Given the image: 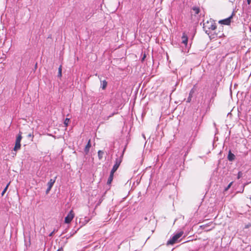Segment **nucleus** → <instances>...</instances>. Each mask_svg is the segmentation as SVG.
I'll use <instances>...</instances> for the list:
<instances>
[{
    "label": "nucleus",
    "mask_w": 251,
    "mask_h": 251,
    "mask_svg": "<svg viewBox=\"0 0 251 251\" xmlns=\"http://www.w3.org/2000/svg\"><path fill=\"white\" fill-rule=\"evenodd\" d=\"M203 28L205 31V33L209 35V37L211 38H214L217 37V35H214L210 32V30L212 31L214 30L216 28V25L214 21L211 19L207 21L206 22L203 23Z\"/></svg>",
    "instance_id": "1"
},
{
    "label": "nucleus",
    "mask_w": 251,
    "mask_h": 251,
    "mask_svg": "<svg viewBox=\"0 0 251 251\" xmlns=\"http://www.w3.org/2000/svg\"><path fill=\"white\" fill-rule=\"evenodd\" d=\"M183 234V231H180L175 235H174L172 238H171L167 242V245H173L178 241V239L182 236Z\"/></svg>",
    "instance_id": "2"
},
{
    "label": "nucleus",
    "mask_w": 251,
    "mask_h": 251,
    "mask_svg": "<svg viewBox=\"0 0 251 251\" xmlns=\"http://www.w3.org/2000/svg\"><path fill=\"white\" fill-rule=\"evenodd\" d=\"M22 133L20 131L19 134L16 137V142H15V145L14 148V151H16L18 150H20L21 148V141L22 139Z\"/></svg>",
    "instance_id": "3"
},
{
    "label": "nucleus",
    "mask_w": 251,
    "mask_h": 251,
    "mask_svg": "<svg viewBox=\"0 0 251 251\" xmlns=\"http://www.w3.org/2000/svg\"><path fill=\"white\" fill-rule=\"evenodd\" d=\"M235 15V12L234 11H233L231 15L230 16H229V17L225 19H224V20H220L219 23L220 24H224V25H230V23H231V19L232 18L233 16Z\"/></svg>",
    "instance_id": "4"
},
{
    "label": "nucleus",
    "mask_w": 251,
    "mask_h": 251,
    "mask_svg": "<svg viewBox=\"0 0 251 251\" xmlns=\"http://www.w3.org/2000/svg\"><path fill=\"white\" fill-rule=\"evenodd\" d=\"M74 216L73 211L71 210L65 218V223L67 224L70 223L74 218Z\"/></svg>",
    "instance_id": "5"
},
{
    "label": "nucleus",
    "mask_w": 251,
    "mask_h": 251,
    "mask_svg": "<svg viewBox=\"0 0 251 251\" xmlns=\"http://www.w3.org/2000/svg\"><path fill=\"white\" fill-rule=\"evenodd\" d=\"M122 162V159L121 158H117L115 161V163L112 169L111 170V171L113 172H115L118 168H119L121 163Z\"/></svg>",
    "instance_id": "6"
},
{
    "label": "nucleus",
    "mask_w": 251,
    "mask_h": 251,
    "mask_svg": "<svg viewBox=\"0 0 251 251\" xmlns=\"http://www.w3.org/2000/svg\"><path fill=\"white\" fill-rule=\"evenodd\" d=\"M91 146V141H90V140H89L84 149V152H85V154H88V153L89 151V150H90Z\"/></svg>",
    "instance_id": "7"
},
{
    "label": "nucleus",
    "mask_w": 251,
    "mask_h": 251,
    "mask_svg": "<svg viewBox=\"0 0 251 251\" xmlns=\"http://www.w3.org/2000/svg\"><path fill=\"white\" fill-rule=\"evenodd\" d=\"M56 178H57V176H56L54 178L50 179V181H49V182L48 183V184H47L48 186L49 187L52 188L54 183L55 182Z\"/></svg>",
    "instance_id": "8"
},
{
    "label": "nucleus",
    "mask_w": 251,
    "mask_h": 251,
    "mask_svg": "<svg viewBox=\"0 0 251 251\" xmlns=\"http://www.w3.org/2000/svg\"><path fill=\"white\" fill-rule=\"evenodd\" d=\"M235 156L234 154L232 153L231 151H230L228 152V154L227 156V158L229 161H232L235 159Z\"/></svg>",
    "instance_id": "9"
},
{
    "label": "nucleus",
    "mask_w": 251,
    "mask_h": 251,
    "mask_svg": "<svg viewBox=\"0 0 251 251\" xmlns=\"http://www.w3.org/2000/svg\"><path fill=\"white\" fill-rule=\"evenodd\" d=\"M114 174V172H113L112 171H111L110 174L107 182L108 184H111V182L112 181L113 179Z\"/></svg>",
    "instance_id": "10"
},
{
    "label": "nucleus",
    "mask_w": 251,
    "mask_h": 251,
    "mask_svg": "<svg viewBox=\"0 0 251 251\" xmlns=\"http://www.w3.org/2000/svg\"><path fill=\"white\" fill-rule=\"evenodd\" d=\"M194 93V90L193 89H192L190 93H189V97L188 98H187V102H190L191 100V99H192V96L193 95Z\"/></svg>",
    "instance_id": "11"
},
{
    "label": "nucleus",
    "mask_w": 251,
    "mask_h": 251,
    "mask_svg": "<svg viewBox=\"0 0 251 251\" xmlns=\"http://www.w3.org/2000/svg\"><path fill=\"white\" fill-rule=\"evenodd\" d=\"M182 43H183L184 44H186L187 43L188 38H187L186 35L185 33L183 34V35L182 36Z\"/></svg>",
    "instance_id": "12"
},
{
    "label": "nucleus",
    "mask_w": 251,
    "mask_h": 251,
    "mask_svg": "<svg viewBox=\"0 0 251 251\" xmlns=\"http://www.w3.org/2000/svg\"><path fill=\"white\" fill-rule=\"evenodd\" d=\"M101 88L102 89L104 90L106 87L107 83L106 81V80H105L101 81Z\"/></svg>",
    "instance_id": "13"
},
{
    "label": "nucleus",
    "mask_w": 251,
    "mask_h": 251,
    "mask_svg": "<svg viewBox=\"0 0 251 251\" xmlns=\"http://www.w3.org/2000/svg\"><path fill=\"white\" fill-rule=\"evenodd\" d=\"M103 154H104V152L101 151H98V157L100 159H102Z\"/></svg>",
    "instance_id": "14"
},
{
    "label": "nucleus",
    "mask_w": 251,
    "mask_h": 251,
    "mask_svg": "<svg viewBox=\"0 0 251 251\" xmlns=\"http://www.w3.org/2000/svg\"><path fill=\"white\" fill-rule=\"evenodd\" d=\"M193 11L195 12L196 14H198L200 12V9L198 7H195L193 8Z\"/></svg>",
    "instance_id": "15"
},
{
    "label": "nucleus",
    "mask_w": 251,
    "mask_h": 251,
    "mask_svg": "<svg viewBox=\"0 0 251 251\" xmlns=\"http://www.w3.org/2000/svg\"><path fill=\"white\" fill-rule=\"evenodd\" d=\"M9 183H8L6 186L5 187V188L4 189V190H3V191L1 193V195L2 196H3V195L4 194V193H5V192L6 191L7 189V188L8 187V185H9Z\"/></svg>",
    "instance_id": "16"
},
{
    "label": "nucleus",
    "mask_w": 251,
    "mask_h": 251,
    "mask_svg": "<svg viewBox=\"0 0 251 251\" xmlns=\"http://www.w3.org/2000/svg\"><path fill=\"white\" fill-rule=\"evenodd\" d=\"M243 174L242 172H239L238 173L237 178L239 179L241 177H242L243 176Z\"/></svg>",
    "instance_id": "17"
},
{
    "label": "nucleus",
    "mask_w": 251,
    "mask_h": 251,
    "mask_svg": "<svg viewBox=\"0 0 251 251\" xmlns=\"http://www.w3.org/2000/svg\"><path fill=\"white\" fill-rule=\"evenodd\" d=\"M70 122V119H68V118H66L65 120V121H64V124L66 125V126H67L69 123Z\"/></svg>",
    "instance_id": "18"
},
{
    "label": "nucleus",
    "mask_w": 251,
    "mask_h": 251,
    "mask_svg": "<svg viewBox=\"0 0 251 251\" xmlns=\"http://www.w3.org/2000/svg\"><path fill=\"white\" fill-rule=\"evenodd\" d=\"M61 71H62L61 66H60L58 69V76H61Z\"/></svg>",
    "instance_id": "19"
},
{
    "label": "nucleus",
    "mask_w": 251,
    "mask_h": 251,
    "mask_svg": "<svg viewBox=\"0 0 251 251\" xmlns=\"http://www.w3.org/2000/svg\"><path fill=\"white\" fill-rule=\"evenodd\" d=\"M233 183V182H230L228 186L225 188V191H227L231 187Z\"/></svg>",
    "instance_id": "20"
},
{
    "label": "nucleus",
    "mask_w": 251,
    "mask_h": 251,
    "mask_svg": "<svg viewBox=\"0 0 251 251\" xmlns=\"http://www.w3.org/2000/svg\"><path fill=\"white\" fill-rule=\"evenodd\" d=\"M51 188L48 187L46 190V194H48Z\"/></svg>",
    "instance_id": "21"
},
{
    "label": "nucleus",
    "mask_w": 251,
    "mask_h": 251,
    "mask_svg": "<svg viewBox=\"0 0 251 251\" xmlns=\"http://www.w3.org/2000/svg\"><path fill=\"white\" fill-rule=\"evenodd\" d=\"M57 251H63V249L62 248L59 249Z\"/></svg>",
    "instance_id": "22"
},
{
    "label": "nucleus",
    "mask_w": 251,
    "mask_h": 251,
    "mask_svg": "<svg viewBox=\"0 0 251 251\" xmlns=\"http://www.w3.org/2000/svg\"><path fill=\"white\" fill-rule=\"evenodd\" d=\"M247 0L248 4H250V3L251 2V0Z\"/></svg>",
    "instance_id": "23"
},
{
    "label": "nucleus",
    "mask_w": 251,
    "mask_h": 251,
    "mask_svg": "<svg viewBox=\"0 0 251 251\" xmlns=\"http://www.w3.org/2000/svg\"><path fill=\"white\" fill-rule=\"evenodd\" d=\"M31 136H33V135H32L31 134H29L28 135V137H31Z\"/></svg>",
    "instance_id": "24"
},
{
    "label": "nucleus",
    "mask_w": 251,
    "mask_h": 251,
    "mask_svg": "<svg viewBox=\"0 0 251 251\" xmlns=\"http://www.w3.org/2000/svg\"><path fill=\"white\" fill-rule=\"evenodd\" d=\"M53 233V232H51L50 234V236H51Z\"/></svg>",
    "instance_id": "25"
},
{
    "label": "nucleus",
    "mask_w": 251,
    "mask_h": 251,
    "mask_svg": "<svg viewBox=\"0 0 251 251\" xmlns=\"http://www.w3.org/2000/svg\"><path fill=\"white\" fill-rule=\"evenodd\" d=\"M145 57H146V56H145V55H144V57H143V59H142V60H144V59L145 58Z\"/></svg>",
    "instance_id": "26"
}]
</instances>
